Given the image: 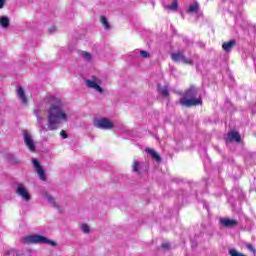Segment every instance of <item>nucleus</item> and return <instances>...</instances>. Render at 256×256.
Masks as SVG:
<instances>
[{
    "label": "nucleus",
    "instance_id": "1",
    "mask_svg": "<svg viewBox=\"0 0 256 256\" xmlns=\"http://www.w3.org/2000/svg\"><path fill=\"white\" fill-rule=\"evenodd\" d=\"M52 104L48 110V129L50 131H55L59 127L61 120L67 121V113L63 111V102L61 99L55 96L50 98Z\"/></svg>",
    "mask_w": 256,
    "mask_h": 256
},
{
    "label": "nucleus",
    "instance_id": "2",
    "mask_svg": "<svg viewBox=\"0 0 256 256\" xmlns=\"http://www.w3.org/2000/svg\"><path fill=\"white\" fill-rule=\"evenodd\" d=\"M23 243L25 245H37V244L44 243L47 245H51L52 247H57V242L53 240H49L47 237L41 236L39 234H34V235H29L24 237Z\"/></svg>",
    "mask_w": 256,
    "mask_h": 256
},
{
    "label": "nucleus",
    "instance_id": "3",
    "mask_svg": "<svg viewBox=\"0 0 256 256\" xmlns=\"http://www.w3.org/2000/svg\"><path fill=\"white\" fill-rule=\"evenodd\" d=\"M180 105L182 107H197L199 105H203V99L201 97L199 98H181L179 101Z\"/></svg>",
    "mask_w": 256,
    "mask_h": 256
},
{
    "label": "nucleus",
    "instance_id": "4",
    "mask_svg": "<svg viewBox=\"0 0 256 256\" xmlns=\"http://www.w3.org/2000/svg\"><path fill=\"white\" fill-rule=\"evenodd\" d=\"M171 59L174 61V63H179L182 61L184 65H193V60L191 58L185 57V53L183 51L172 53Z\"/></svg>",
    "mask_w": 256,
    "mask_h": 256
},
{
    "label": "nucleus",
    "instance_id": "5",
    "mask_svg": "<svg viewBox=\"0 0 256 256\" xmlns=\"http://www.w3.org/2000/svg\"><path fill=\"white\" fill-rule=\"evenodd\" d=\"M85 83L90 89H95L96 91H98V93H103V89L101 88V86H99L101 85V79L97 78L96 76H92L91 80H85Z\"/></svg>",
    "mask_w": 256,
    "mask_h": 256
},
{
    "label": "nucleus",
    "instance_id": "6",
    "mask_svg": "<svg viewBox=\"0 0 256 256\" xmlns=\"http://www.w3.org/2000/svg\"><path fill=\"white\" fill-rule=\"evenodd\" d=\"M95 127L98 129H112L115 124L109 118L98 119L94 122Z\"/></svg>",
    "mask_w": 256,
    "mask_h": 256
},
{
    "label": "nucleus",
    "instance_id": "7",
    "mask_svg": "<svg viewBox=\"0 0 256 256\" xmlns=\"http://www.w3.org/2000/svg\"><path fill=\"white\" fill-rule=\"evenodd\" d=\"M24 135V143L26 147L29 149V151H35V143L33 142V136L29 134V131L24 130L23 131Z\"/></svg>",
    "mask_w": 256,
    "mask_h": 256
},
{
    "label": "nucleus",
    "instance_id": "8",
    "mask_svg": "<svg viewBox=\"0 0 256 256\" xmlns=\"http://www.w3.org/2000/svg\"><path fill=\"white\" fill-rule=\"evenodd\" d=\"M16 194L24 199V201H31V194L23 184H19L16 189Z\"/></svg>",
    "mask_w": 256,
    "mask_h": 256
},
{
    "label": "nucleus",
    "instance_id": "9",
    "mask_svg": "<svg viewBox=\"0 0 256 256\" xmlns=\"http://www.w3.org/2000/svg\"><path fill=\"white\" fill-rule=\"evenodd\" d=\"M225 141L226 143H233V141L236 143H241V134H239L237 131H230L228 132Z\"/></svg>",
    "mask_w": 256,
    "mask_h": 256
},
{
    "label": "nucleus",
    "instance_id": "10",
    "mask_svg": "<svg viewBox=\"0 0 256 256\" xmlns=\"http://www.w3.org/2000/svg\"><path fill=\"white\" fill-rule=\"evenodd\" d=\"M32 163L34 165V169H36L41 181H47V176L45 175V170L41 167V164L37 159H33Z\"/></svg>",
    "mask_w": 256,
    "mask_h": 256
},
{
    "label": "nucleus",
    "instance_id": "11",
    "mask_svg": "<svg viewBox=\"0 0 256 256\" xmlns=\"http://www.w3.org/2000/svg\"><path fill=\"white\" fill-rule=\"evenodd\" d=\"M220 223L223 227H228V228L237 227V225H239V222L237 220L230 219V218H221Z\"/></svg>",
    "mask_w": 256,
    "mask_h": 256
},
{
    "label": "nucleus",
    "instance_id": "12",
    "mask_svg": "<svg viewBox=\"0 0 256 256\" xmlns=\"http://www.w3.org/2000/svg\"><path fill=\"white\" fill-rule=\"evenodd\" d=\"M145 151H146V153H148L149 156L152 157V159H155V161L157 163H161L163 161V159L161 158L159 153H157V151H155V149L146 148Z\"/></svg>",
    "mask_w": 256,
    "mask_h": 256
},
{
    "label": "nucleus",
    "instance_id": "13",
    "mask_svg": "<svg viewBox=\"0 0 256 256\" xmlns=\"http://www.w3.org/2000/svg\"><path fill=\"white\" fill-rule=\"evenodd\" d=\"M237 45V41L235 40H230L228 42H224L222 44V49L223 51H225L226 53L231 52V50L233 49V47H235Z\"/></svg>",
    "mask_w": 256,
    "mask_h": 256
},
{
    "label": "nucleus",
    "instance_id": "14",
    "mask_svg": "<svg viewBox=\"0 0 256 256\" xmlns=\"http://www.w3.org/2000/svg\"><path fill=\"white\" fill-rule=\"evenodd\" d=\"M17 95H18L19 99L22 101V103H24L25 105H27V103H29V100L27 99V96L25 95V90H23V87H21V86L18 87Z\"/></svg>",
    "mask_w": 256,
    "mask_h": 256
},
{
    "label": "nucleus",
    "instance_id": "15",
    "mask_svg": "<svg viewBox=\"0 0 256 256\" xmlns=\"http://www.w3.org/2000/svg\"><path fill=\"white\" fill-rule=\"evenodd\" d=\"M158 93L162 95V97H166L169 99V89L167 87H162L161 85H158L157 87Z\"/></svg>",
    "mask_w": 256,
    "mask_h": 256
},
{
    "label": "nucleus",
    "instance_id": "16",
    "mask_svg": "<svg viewBox=\"0 0 256 256\" xmlns=\"http://www.w3.org/2000/svg\"><path fill=\"white\" fill-rule=\"evenodd\" d=\"M195 90L193 88H190L185 91L184 97L182 99H195Z\"/></svg>",
    "mask_w": 256,
    "mask_h": 256
},
{
    "label": "nucleus",
    "instance_id": "17",
    "mask_svg": "<svg viewBox=\"0 0 256 256\" xmlns=\"http://www.w3.org/2000/svg\"><path fill=\"white\" fill-rule=\"evenodd\" d=\"M199 12V3L194 2L188 7V13H198Z\"/></svg>",
    "mask_w": 256,
    "mask_h": 256
},
{
    "label": "nucleus",
    "instance_id": "18",
    "mask_svg": "<svg viewBox=\"0 0 256 256\" xmlns=\"http://www.w3.org/2000/svg\"><path fill=\"white\" fill-rule=\"evenodd\" d=\"M0 25L4 27V29H7V27H9V18L7 16L0 17Z\"/></svg>",
    "mask_w": 256,
    "mask_h": 256
},
{
    "label": "nucleus",
    "instance_id": "19",
    "mask_svg": "<svg viewBox=\"0 0 256 256\" xmlns=\"http://www.w3.org/2000/svg\"><path fill=\"white\" fill-rule=\"evenodd\" d=\"M166 7L167 9H171V11H177L179 9V2L177 0H173L172 4Z\"/></svg>",
    "mask_w": 256,
    "mask_h": 256
},
{
    "label": "nucleus",
    "instance_id": "20",
    "mask_svg": "<svg viewBox=\"0 0 256 256\" xmlns=\"http://www.w3.org/2000/svg\"><path fill=\"white\" fill-rule=\"evenodd\" d=\"M100 23L103 25L104 29H109L111 26L109 25V21L107 20V17L100 16Z\"/></svg>",
    "mask_w": 256,
    "mask_h": 256
},
{
    "label": "nucleus",
    "instance_id": "21",
    "mask_svg": "<svg viewBox=\"0 0 256 256\" xmlns=\"http://www.w3.org/2000/svg\"><path fill=\"white\" fill-rule=\"evenodd\" d=\"M139 167H140L139 161L134 160L133 165H132V169H133L134 173H139Z\"/></svg>",
    "mask_w": 256,
    "mask_h": 256
},
{
    "label": "nucleus",
    "instance_id": "22",
    "mask_svg": "<svg viewBox=\"0 0 256 256\" xmlns=\"http://www.w3.org/2000/svg\"><path fill=\"white\" fill-rule=\"evenodd\" d=\"M140 55H141V57H143V59H147V58L151 57V54H149V52H147L145 50H141Z\"/></svg>",
    "mask_w": 256,
    "mask_h": 256
},
{
    "label": "nucleus",
    "instance_id": "23",
    "mask_svg": "<svg viewBox=\"0 0 256 256\" xmlns=\"http://www.w3.org/2000/svg\"><path fill=\"white\" fill-rule=\"evenodd\" d=\"M81 229H82L83 233H89L91 231L89 228V225H87V224H82Z\"/></svg>",
    "mask_w": 256,
    "mask_h": 256
},
{
    "label": "nucleus",
    "instance_id": "24",
    "mask_svg": "<svg viewBox=\"0 0 256 256\" xmlns=\"http://www.w3.org/2000/svg\"><path fill=\"white\" fill-rule=\"evenodd\" d=\"M82 56L84 57V59H87L88 61H91V53L83 52Z\"/></svg>",
    "mask_w": 256,
    "mask_h": 256
},
{
    "label": "nucleus",
    "instance_id": "25",
    "mask_svg": "<svg viewBox=\"0 0 256 256\" xmlns=\"http://www.w3.org/2000/svg\"><path fill=\"white\" fill-rule=\"evenodd\" d=\"M246 249H248V251H251L252 253H256L255 247H253V245L251 244H246Z\"/></svg>",
    "mask_w": 256,
    "mask_h": 256
},
{
    "label": "nucleus",
    "instance_id": "26",
    "mask_svg": "<svg viewBox=\"0 0 256 256\" xmlns=\"http://www.w3.org/2000/svg\"><path fill=\"white\" fill-rule=\"evenodd\" d=\"M47 199H48L49 203H53L54 207H57V203H55V199L53 197L48 196Z\"/></svg>",
    "mask_w": 256,
    "mask_h": 256
},
{
    "label": "nucleus",
    "instance_id": "27",
    "mask_svg": "<svg viewBox=\"0 0 256 256\" xmlns=\"http://www.w3.org/2000/svg\"><path fill=\"white\" fill-rule=\"evenodd\" d=\"M60 135H61V137H62L63 139H67V137H68L67 132H66L65 130H62V131L60 132Z\"/></svg>",
    "mask_w": 256,
    "mask_h": 256
},
{
    "label": "nucleus",
    "instance_id": "28",
    "mask_svg": "<svg viewBox=\"0 0 256 256\" xmlns=\"http://www.w3.org/2000/svg\"><path fill=\"white\" fill-rule=\"evenodd\" d=\"M162 249H164V251H167L169 249V243H162Z\"/></svg>",
    "mask_w": 256,
    "mask_h": 256
},
{
    "label": "nucleus",
    "instance_id": "29",
    "mask_svg": "<svg viewBox=\"0 0 256 256\" xmlns=\"http://www.w3.org/2000/svg\"><path fill=\"white\" fill-rule=\"evenodd\" d=\"M55 31H57V27L56 26H52L51 28H49L48 33H53Z\"/></svg>",
    "mask_w": 256,
    "mask_h": 256
},
{
    "label": "nucleus",
    "instance_id": "30",
    "mask_svg": "<svg viewBox=\"0 0 256 256\" xmlns=\"http://www.w3.org/2000/svg\"><path fill=\"white\" fill-rule=\"evenodd\" d=\"M5 7V0H0V9Z\"/></svg>",
    "mask_w": 256,
    "mask_h": 256
}]
</instances>
